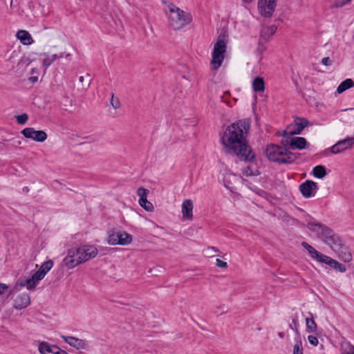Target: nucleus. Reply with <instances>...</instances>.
Returning <instances> with one entry per match:
<instances>
[{
    "label": "nucleus",
    "instance_id": "obj_6",
    "mask_svg": "<svg viewBox=\"0 0 354 354\" xmlns=\"http://www.w3.org/2000/svg\"><path fill=\"white\" fill-rule=\"evenodd\" d=\"M132 242V236L124 231L112 230L109 233L108 243L109 245H127Z\"/></svg>",
    "mask_w": 354,
    "mask_h": 354
},
{
    "label": "nucleus",
    "instance_id": "obj_7",
    "mask_svg": "<svg viewBox=\"0 0 354 354\" xmlns=\"http://www.w3.org/2000/svg\"><path fill=\"white\" fill-rule=\"evenodd\" d=\"M301 245L304 249H306L308 251V254H310L312 259L316 260L319 263L328 265L333 268V266L335 263V259L317 251L312 245H310L306 241L301 242Z\"/></svg>",
    "mask_w": 354,
    "mask_h": 354
},
{
    "label": "nucleus",
    "instance_id": "obj_3",
    "mask_svg": "<svg viewBox=\"0 0 354 354\" xmlns=\"http://www.w3.org/2000/svg\"><path fill=\"white\" fill-rule=\"evenodd\" d=\"M309 230L315 232L318 239L330 248L338 240L339 236L328 226L313 218L307 223Z\"/></svg>",
    "mask_w": 354,
    "mask_h": 354
},
{
    "label": "nucleus",
    "instance_id": "obj_13",
    "mask_svg": "<svg viewBox=\"0 0 354 354\" xmlns=\"http://www.w3.org/2000/svg\"><path fill=\"white\" fill-rule=\"evenodd\" d=\"M149 190L142 187H140L137 189V194L140 196L138 201L140 205L146 211L152 212L154 207L153 204L147 198Z\"/></svg>",
    "mask_w": 354,
    "mask_h": 354
},
{
    "label": "nucleus",
    "instance_id": "obj_27",
    "mask_svg": "<svg viewBox=\"0 0 354 354\" xmlns=\"http://www.w3.org/2000/svg\"><path fill=\"white\" fill-rule=\"evenodd\" d=\"M37 283L38 281L32 276L29 279L21 281L20 285L21 286H26L28 290H32L35 288Z\"/></svg>",
    "mask_w": 354,
    "mask_h": 354
},
{
    "label": "nucleus",
    "instance_id": "obj_41",
    "mask_svg": "<svg viewBox=\"0 0 354 354\" xmlns=\"http://www.w3.org/2000/svg\"><path fill=\"white\" fill-rule=\"evenodd\" d=\"M216 266L221 268H226L227 267V263L225 261L217 259L216 261Z\"/></svg>",
    "mask_w": 354,
    "mask_h": 354
},
{
    "label": "nucleus",
    "instance_id": "obj_34",
    "mask_svg": "<svg viewBox=\"0 0 354 354\" xmlns=\"http://www.w3.org/2000/svg\"><path fill=\"white\" fill-rule=\"evenodd\" d=\"M351 0H335L334 3L331 6L332 8H342L348 3Z\"/></svg>",
    "mask_w": 354,
    "mask_h": 354
},
{
    "label": "nucleus",
    "instance_id": "obj_53",
    "mask_svg": "<svg viewBox=\"0 0 354 354\" xmlns=\"http://www.w3.org/2000/svg\"><path fill=\"white\" fill-rule=\"evenodd\" d=\"M243 1L245 2H247V3H250L251 2L252 0H243Z\"/></svg>",
    "mask_w": 354,
    "mask_h": 354
},
{
    "label": "nucleus",
    "instance_id": "obj_42",
    "mask_svg": "<svg viewBox=\"0 0 354 354\" xmlns=\"http://www.w3.org/2000/svg\"><path fill=\"white\" fill-rule=\"evenodd\" d=\"M277 26L275 25H272L266 28V31L270 32V35H273L277 31Z\"/></svg>",
    "mask_w": 354,
    "mask_h": 354
},
{
    "label": "nucleus",
    "instance_id": "obj_49",
    "mask_svg": "<svg viewBox=\"0 0 354 354\" xmlns=\"http://www.w3.org/2000/svg\"><path fill=\"white\" fill-rule=\"evenodd\" d=\"M208 249H210V250L214 251L215 252H219V250L217 248L214 247V246L209 247Z\"/></svg>",
    "mask_w": 354,
    "mask_h": 354
},
{
    "label": "nucleus",
    "instance_id": "obj_12",
    "mask_svg": "<svg viewBox=\"0 0 354 354\" xmlns=\"http://www.w3.org/2000/svg\"><path fill=\"white\" fill-rule=\"evenodd\" d=\"M318 189L317 184L310 180H307L299 185V191L306 198L314 196Z\"/></svg>",
    "mask_w": 354,
    "mask_h": 354
},
{
    "label": "nucleus",
    "instance_id": "obj_14",
    "mask_svg": "<svg viewBox=\"0 0 354 354\" xmlns=\"http://www.w3.org/2000/svg\"><path fill=\"white\" fill-rule=\"evenodd\" d=\"M354 145V138H347L346 139L338 141L336 144L330 147L331 153L334 154L339 153Z\"/></svg>",
    "mask_w": 354,
    "mask_h": 354
},
{
    "label": "nucleus",
    "instance_id": "obj_23",
    "mask_svg": "<svg viewBox=\"0 0 354 354\" xmlns=\"http://www.w3.org/2000/svg\"><path fill=\"white\" fill-rule=\"evenodd\" d=\"M354 87V81L352 79H346L341 82L337 88V93L341 94L347 89Z\"/></svg>",
    "mask_w": 354,
    "mask_h": 354
},
{
    "label": "nucleus",
    "instance_id": "obj_51",
    "mask_svg": "<svg viewBox=\"0 0 354 354\" xmlns=\"http://www.w3.org/2000/svg\"><path fill=\"white\" fill-rule=\"evenodd\" d=\"M83 80H84V77H83V76H80V77H79V81H80V82H83Z\"/></svg>",
    "mask_w": 354,
    "mask_h": 354
},
{
    "label": "nucleus",
    "instance_id": "obj_10",
    "mask_svg": "<svg viewBox=\"0 0 354 354\" xmlns=\"http://www.w3.org/2000/svg\"><path fill=\"white\" fill-rule=\"evenodd\" d=\"M277 0H259L258 10L260 15L263 17H270L272 16L277 6Z\"/></svg>",
    "mask_w": 354,
    "mask_h": 354
},
{
    "label": "nucleus",
    "instance_id": "obj_40",
    "mask_svg": "<svg viewBox=\"0 0 354 354\" xmlns=\"http://www.w3.org/2000/svg\"><path fill=\"white\" fill-rule=\"evenodd\" d=\"M308 339L309 343L314 346H317L319 344V340L316 336L309 335Z\"/></svg>",
    "mask_w": 354,
    "mask_h": 354
},
{
    "label": "nucleus",
    "instance_id": "obj_48",
    "mask_svg": "<svg viewBox=\"0 0 354 354\" xmlns=\"http://www.w3.org/2000/svg\"><path fill=\"white\" fill-rule=\"evenodd\" d=\"M343 354H354V346H352L348 352Z\"/></svg>",
    "mask_w": 354,
    "mask_h": 354
},
{
    "label": "nucleus",
    "instance_id": "obj_24",
    "mask_svg": "<svg viewBox=\"0 0 354 354\" xmlns=\"http://www.w3.org/2000/svg\"><path fill=\"white\" fill-rule=\"evenodd\" d=\"M252 88L255 92H261L265 89V82L262 77H257L252 82Z\"/></svg>",
    "mask_w": 354,
    "mask_h": 354
},
{
    "label": "nucleus",
    "instance_id": "obj_47",
    "mask_svg": "<svg viewBox=\"0 0 354 354\" xmlns=\"http://www.w3.org/2000/svg\"><path fill=\"white\" fill-rule=\"evenodd\" d=\"M279 136L284 138V136H287L288 135V132L286 130H284L281 133L279 134Z\"/></svg>",
    "mask_w": 354,
    "mask_h": 354
},
{
    "label": "nucleus",
    "instance_id": "obj_44",
    "mask_svg": "<svg viewBox=\"0 0 354 354\" xmlns=\"http://www.w3.org/2000/svg\"><path fill=\"white\" fill-rule=\"evenodd\" d=\"M8 289V286L6 283H0V296L3 295Z\"/></svg>",
    "mask_w": 354,
    "mask_h": 354
},
{
    "label": "nucleus",
    "instance_id": "obj_21",
    "mask_svg": "<svg viewBox=\"0 0 354 354\" xmlns=\"http://www.w3.org/2000/svg\"><path fill=\"white\" fill-rule=\"evenodd\" d=\"M16 37L24 45H30L34 42L29 32L25 30H18Z\"/></svg>",
    "mask_w": 354,
    "mask_h": 354
},
{
    "label": "nucleus",
    "instance_id": "obj_8",
    "mask_svg": "<svg viewBox=\"0 0 354 354\" xmlns=\"http://www.w3.org/2000/svg\"><path fill=\"white\" fill-rule=\"evenodd\" d=\"M330 248L337 253L338 257L344 262H350L352 260V254L350 248L342 241L340 237Z\"/></svg>",
    "mask_w": 354,
    "mask_h": 354
},
{
    "label": "nucleus",
    "instance_id": "obj_37",
    "mask_svg": "<svg viewBox=\"0 0 354 354\" xmlns=\"http://www.w3.org/2000/svg\"><path fill=\"white\" fill-rule=\"evenodd\" d=\"M111 104L115 109H117L120 106V102L118 98H114V95L113 93H111Z\"/></svg>",
    "mask_w": 354,
    "mask_h": 354
},
{
    "label": "nucleus",
    "instance_id": "obj_43",
    "mask_svg": "<svg viewBox=\"0 0 354 354\" xmlns=\"http://www.w3.org/2000/svg\"><path fill=\"white\" fill-rule=\"evenodd\" d=\"M322 64L324 66H328L331 65L332 62L328 57H326L322 59Z\"/></svg>",
    "mask_w": 354,
    "mask_h": 354
},
{
    "label": "nucleus",
    "instance_id": "obj_26",
    "mask_svg": "<svg viewBox=\"0 0 354 354\" xmlns=\"http://www.w3.org/2000/svg\"><path fill=\"white\" fill-rule=\"evenodd\" d=\"M310 317L306 319V330L308 333H315L317 330V324L315 323L312 313H310Z\"/></svg>",
    "mask_w": 354,
    "mask_h": 354
},
{
    "label": "nucleus",
    "instance_id": "obj_46",
    "mask_svg": "<svg viewBox=\"0 0 354 354\" xmlns=\"http://www.w3.org/2000/svg\"><path fill=\"white\" fill-rule=\"evenodd\" d=\"M217 308H218V309H220V310H223V311L221 313V314H220V315H223V314H224V313H227V310H225V306H224V305L219 306H218Z\"/></svg>",
    "mask_w": 354,
    "mask_h": 354
},
{
    "label": "nucleus",
    "instance_id": "obj_54",
    "mask_svg": "<svg viewBox=\"0 0 354 354\" xmlns=\"http://www.w3.org/2000/svg\"><path fill=\"white\" fill-rule=\"evenodd\" d=\"M53 351L56 352V351H57V349H54V348H53Z\"/></svg>",
    "mask_w": 354,
    "mask_h": 354
},
{
    "label": "nucleus",
    "instance_id": "obj_31",
    "mask_svg": "<svg viewBox=\"0 0 354 354\" xmlns=\"http://www.w3.org/2000/svg\"><path fill=\"white\" fill-rule=\"evenodd\" d=\"M53 261L51 259L46 261L41 264L39 270L41 272H44V274L46 275L47 272H49L53 268Z\"/></svg>",
    "mask_w": 354,
    "mask_h": 354
},
{
    "label": "nucleus",
    "instance_id": "obj_45",
    "mask_svg": "<svg viewBox=\"0 0 354 354\" xmlns=\"http://www.w3.org/2000/svg\"><path fill=\"white\" fill-rule=\"evenodd\" d=\"M29 81L31 82V83H36L37 81H38V77L37 76H32L30 77H29Z\"/></svg>",
    "mask_w": 354,
    "mask_h": 354
},
{
    "label": "nucleus",
    "instance_id": "obj_2",
    "mask_svg": "<svg viewBox=\"0 0 354 354\" xmlns=\"http://www.w3.org/2000/svg\"><path fill=\"white\" fill-rule=\"evenodd\" d=\"M266 153L270 161L285 165L293 163L300 156L299 153L291 152L286 148L276 144L268 145Z\"/></svg>",
    "mask_w": 354,
    "mask_h": 354
},
{
    "label": "nucleus",
    "instance_id": "obj_17",
    "mask_svg": "<svg viewBox=\"0 0 354 354\" xmlns=\"http://www.w3.org/2000/svg\"><path fill=\"white\" fill-rule=\"evenodd\" d=\"M30 303V298L28 294L21 293L18 295L14 300L13 306L17 310L26 308Z\"/></svg>",
    "mask_w": 354,
    "mask_h": 354
},
{
    "label": "nucleus",
    "instance_id": "obj_1",
    "mask_svg": "<svg viewBox=\"0 0 354 354\" xmlns=\"http://www.w3.org/2000/svg\"><path fill=\"white\" fill-rule=\"evenodd\" d=\"M250 124L248 120H239L229 125L220 138L227 154H234L245 162L254 161L256 155L248 144L247 136Z\"/></svg>",
    "mask_w": 354,
    "mask_h": 354
},
{
    "label": "nucleus",
    "instance_id": "obj_35",
    "mask_svg": "<svg viewBox=\"0 0 354 354\" xmlns=\"http://www.w3.org/2000/svg\"><path fill=\"white\" fill-rule=\"evenodd\" d=\"M16 120L18 124H25L28 120V115L26 113H23L16 116Z\"/></svg>",
    "mask_w": 354,
    "mask_h": 354
},
{
    "label": "nucleus",
    "instance_id": "obj_38",
    "mask_svg": "<svg viewBox=\"0 0 354 354\" xmlns=\"http://www.w3.org/2000/svg\"><path fill=\"white\" fill-rule=\"evenodd\" d=\"M270 36L271 35H270V32H267L266 28H265V29L262 30L261 32L259 40L260 41H262V40L267 41L270 38Z\"/></svg>",
    "mask_w": 354,
    "mask_h": 354
},
{
    "label": "nucleus",
    "instance_id": "obj_25",
    "mask_svg": "<svg viewBox=\"0 0 354 354\" xmlns=\"http://www.w3.org/2000/svg\"><path fill=\"white\" fill-rule=\"evenodd\" d=\"M313 174L315 178H323L327 174L326 169L323 165H317L313 169Z\"/></svg>",
    "mask_w": 354,
    "mask_h": 354
},
{
    "label": "nucleus",
    "instance_id": "obj_20",
    "mask_svg": "<svg viewBox=\"0 0 354 354\" xmlns=\"http://www.w3.org/2000/svg\"><path fill=\"white\" fill-rule=\"evenodd\" d=\"M308 142L306 138L303 137H294L293 139L291 140V146L290 149L292 150H302L307 147Z\"/></svg>",
    "mask_w": 354,
    "mask_h": 354
},
{
    "label": "nucleus",
    "instance_id": "obj_32",
    "mask_svg": "<svg viewBox=\"0 0 354 354\" xmlns=\"http://www.w3.org/2000/svg\"><path fill=\"white\" fill-rule=\"evenodd\" d=\"M296 343L294 345L293 354H303V348L301 339L295 338Z\"/></svg>",
    "mask_w": 354,
    "mask_h": 354
},
{
    "label": "nucleus",
    "instance_id": "obj_9",
    "mask_svg": "<svg viewBox=\"0 0 354 354\" xmlns=\"http://www.w3.org/2000/svg\"><path fill=\"white\" fill-rule=\"evenodd\" d=\"M75 252L80 259V261L82 263L95 258L98 253V250L93 245H84L75 249Z\"/></svg>",
    "mask_w": 354,
    "mask_h": 354
},
{
    "label": "nucleus",
    "instance_id": "obj_29",
    "mask_svg": "<svg viewBox=\"0 0 354 354\" xmlns=\"http://www.w3.org/2000/svg\"><path fill=\"white\" fill-rule=\"evenodd\" d=\"M43 55L45 57L43 60V65L46 67L50 66L57 58V54H53V55L49 56L47 53H44Z\"/></svg>",
    "mask_w": 354,
    "mask_h": 354
},
{
    "label": "nucleus",
    "instance_id": "obj_52",
    "mask_svg": "<svg viewBox=\"0 0 354 354\" xmlns=\"http://www.w3.org/2000/svg\"><path fill=\"white\" fill-rule=\"evenodd\" d=\"M279 336L281 338H283L284 335H283V333H281H281H279Z\"/></svg>",
    "mask_w": 354,
    "mask_h": 354
},
{
    "label": "nucleus",
    "instance_id": "obj_36",
    "mask_svg": "<svg viewBox=\"0 0 354 354\" xmlns=\"http://www.w3.org/2000/svg\"><path fill=\"white\" fill-rule=\"evenodd\" d=\"M243 174L246 176H253L259 175V172L257 170L254 171L252 167L250 166L245 167Z\"/></svg>",
    "mask_w": 354,
    "mask_h": 354
},
{
    "label": "nucleus",
    "instance_id": "obj_33",
    "mask_svg": "<svg viewBox=\"0 0 354 354\" xmlns=\"http://www.w3.org/2000/svg\"><path fill=\"white\" fill-rule=\"evenodd\" d=\"M333 268L334 270H335L336 271H338L340 272H344L346 270V266L344 264L339 263V261H337L336 260L335 261V263L333 266Z\"/></svg>",
    "mask_w": 354,
    "mask_h": 354
},
{
    "label": "nucleus",
    "instance_id": "obj_11",
    "mask_svg": "<svg viewBox=\"0 0 354 354\" xmlns=\"http://www.w3.org/2000/svg\"><path fill=\"white\" fill-rule=\"evenodd\" d=\"M21 133L26 138L32 139L39 142H42L47 138V133L44 131H37L32 127H26Z\"/></svg>",
    "mask_w": 354,
    "mask_h": 354
},
{
    "label": "nucleus",
    "instance_id": "obj_39",
    "mask_svg": "<svg viewBox=\"0 0 354 354\" xmlns=\"http://www.w3.org/2000/svg\"><path fill=\"white\" fill-rule=\"evenodd\" d=\"M46 275L44 274V272L40 271L38 270L33 275L32 277L39 282L41 279L44 278Z\"/></svg>",
    "mask_w": 354,
    "mask_h": 354
},
{
    "label": "nucleus",
    "instance_id": "obj_28",
    "mask_svg": "<svg viewBox=\"0 0 354 354\" xmlns=\"http://www.w3.org/2000/svg\"><path fill=\"white\" fill-rule=\"evenodd\" d=\"M289 327L295 332L297 339H301L300 337V333L298 329L299 327V322H298V317L297 315H295L294 316H292V323L290 324Z\"/></svg>",
    "mask_w": 354,
    "mask_h": 354
},
{
    "label": "nucleus",
    "instance_id": "obj_50",
    "mask_svg": "<svg viewBox=\"0 0 354 354\" xmlns=\"http://www.w3.org/2000/svg\"><path fill=\"white\" fill-rule=\"evenodd\" d=\"M23 192L25 193H28L29 192V188L28 187H24L22 189Z\"/></svg>",
    "mask_w": 354,
    "mask_h": 354
},
{
    "label": "nucleus",
    "instance_id": "obj_30",
    "mask_svg": "<svg viewBox=\"0 0 354 354\" xmlns=\"http://www.w3.org/2000/svg\"><path fill=\"white\" fill-rule=\"evenodd\" d=\"M292 136L293 135H290V131H288V135L282 138L281 140V146L289 150L291 146V140L294 138Z\"/></svg>",
    "mask_w": 354,
    "mask_h": 354
},
{
    "label": "nucleus",
    "instance_id": "obj_18",
    "mask_svg": "<svg viewBox=\"0 0 354 354\" xmlns=\"http://www.w3.org/2000/svg\"><path fill=\"white\" fill-rule=\"evenodd\" d=\"M309 124L308 120L305 118H296L295 122L294 124L295 129L290 131V135H298L301 133L304 129L308 127Z\"/></svg>",
    "mask_w": 354,
    "mask_h": 354
},
{
    "label": "nucleus",
    "instance_id": "obj_16",
    "mask_svg": "<svg viewBox=\"0 0 354 354\" xmlns=\"http://www.w3.org/2000/svg\"><path fill=\"white\" fill-rule=\"evenodd\" d=\"M75 256H77L75 250L71 249L68 250V254L66 257H64L63 263L68 269L74 268L75 266L82 263L78 257L77 259L75 258Z\"/></svg>",
    "mask_w": 354,
    "mask_h": 354
},
{
    "label": "nucleus",
    "instance_id": "obj_15",
    "mask_svg": "<svg viewBox=\"0 0 354 354\" xmlns=\"http://www.w3.org/2000/svg\"><path fill=\"white\" fill-rule=\"evenodd\" d=\"M62 338L64 341L68 344L71 346L74 347L77 349H87L88 344L86 340L79 339L73 336H65L62 335Z\"/></svg>",
    "mask_w": 354,
    "mask_h": 354
},
{
    "label": "nucleus",
    "instance_id": "obj_22",
    "mask_svg": "<svg viewBox=\"0 0 354 354\" xmlns=\"http://www.w3.org/2000/svg\"><path fill=\"white\" fill-rule=\"evenodd\" d=\"M58 346L55 344H50L49 343L46 342H42L39 345V351L41 354H48V353H53L54 351H53V348L57 347Z\"/></svg>",
    "mask_w": 354,
    "mask_h": 354
},
{
    "label": "nucleus",
    "instance_id": "obj_4",
    "mask_svg": "<svg viewBox=\"0 0 354 354\" xmlns=\"http://www.w3.org/2000/svg\"><path fill=\"white\" fill-rule=\"evenodd\" d=\"M169 24L174 30H179L192 21V16L175 6L169 3L168 6Z\"/></svg>",
    "mask_w": 354,
    "mask_h": 354
},
{
    "label": "nucleus",
    "instance_id": "obj_5",
    "mask_svg": "<svg viewBox=\"0 0 354 354\" xmlns=\"http://www.w3.org/2000/svg\"><path fill=\"white\" fill-rule=\"evenodd\" d=\"M224 37L225 35H220L218 41L214 46L211 64L215 70H217L221 66L226 52V44L223 38Z\"/></svg>",
    "mask_w": 354,
    "mask_h": 354
},
{
    "label": "nucleus",
    "instance_id": "obj_19",
    "mask_svg": "<svg viewBox=\"0 0 354 354\" xmlns=\"http://www.w3.org/2000/svg\"><path fill=\"white\" fill-rule=\"evenodd\" d=\"M193 202L191 199H186L182 204V214L185 220H192L193 218Z\"/></svg>",
    "mask_w": 354,
    "mask_h": 354
}]
</instances>
